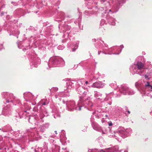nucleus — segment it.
I'll list each match as a JSON object with an SVG mask.
<instances>
[{
  "instance_id": "680f3d73",
  "label": "nucleus",
  "mask_w": 152,
  "mask_h": 152,
  "mask_svg": "<svg viewBox=\"0 0 152 152\" xmlns=\"http://www.w3.org/2000/svg\"><path fill=\"white\" fill-rule=\"evenodd\" d=\"M98 142H100V141H99Z\"/></svg>"
},
{
  "instance_id": "ddd939ff",
  "label": "nucleus",
  "mask_w": 152,
  "mask_h": 152,
  "mask_svg": "<svg viewBox=\"0 0 152 152\" xmlns=\"http://www.w3.org/2000/svg\"><path fill=\"white\" fill-rule=\"evenodd\" d=\"M93 118H91V125L93 129L97 131H100L102 130V128L98 124L93 121Z\"/></svg>"
},
{
  "instance_id": "2eb2a0df",
  "label": "nucleus",
  "mask_w": 152,
  "mask_h": 152,
  "mask_svg": "<svg viewBox=\"0 0 152 152\" xmlns=\"http://www.w3.org/2000/svg\"><path fill=\"white\" fill-rule=\"evenodd\" d=\"M103 86L104 85L102 83L99 81L93 83L92 86V87L99 88L103 87Z\"/></svg>"
},
{
  "instance_id": "aec40b11",
  "label": "nucleus",
  "mask_w": 152,
  "mask_h": 152,
  "mask_svg": "<svg viewBox=\"0 0 152 152\" xmlns=\"http://www.w3.org/2000/svg\"><path fill=\"white\" fill-rule=\"evenodd\" d=\"M109 23L112 25H115V20L112 18H111L108 20Z\"/></svg>"
},
{
  "instance_id": "20e7f679",
  "label": "nucleus",
  "mask_w": 152,
  "mask_h": 152,
  "mask_svg": "<svg viewBox=\"0 0 152 152\" xmlns=\"http://www.w3.org/2000/svg\"><path fill=\"white\" fill-rule=\"evenodd\" d=\"M144 65L140 62H138L136 64H133L130 67V72L133 75L142 73L144 70Z\"/></svg>"
},
{
  "instance_id": "f03ea898",
  "label": "nucleus",
  "mask_w": 152,
  "mask_h": 152,
  "mask_svg": "<svg viewBox=\"0 0 152 152\" xmlns=\"http://www.w3.org/2000/svg\"><path fill=\"white\" fill-rule=\"evenodd\" d=\"M132 130L130 128L125 129L123 127H119L116 132H114L113 135H110V136L115 137L118 140H119V138L118 136L119 135L121 137L124 138L129 136L132 133Z\"/></svg>"
},
{
  "instance_id": "603ef678",
  "label": "nucleus",
  "mask_w": 152,
  "mask_h": 152,
  "mask_svg": "<svg viewBox=\"0 0 152 152\" xmlns=\"http://www.w3.org/2000/svg\"><path fill=\"white\" fill-rule=\"evenodd\" d=\"M127 112L129 114H130V111L129 110L127 111Z\"/></svg>"
},
{
  "instance_id": "79ce46f5",
  "label": "nucleus",
  "mask_w": 152,
  "mask_h": 152,
  "mask_svg": "<svg viewBox=\"0 0 152 152\" xmlns=\"http://www.w3.org/2000/svg\"><path fill=\"white\" fill-rule=\"evenodd\" d=\"M59 147H57L56 148V149L58 150V151H57L56 152H59Z\"/></svg>"
},
{
  "instance_id": "6ab92c4d",
  "label": "nucleus",
  "mask_w": 152,
  "mask_h": 152,
  "mask_svg": "<svg viewBox=\"0 0 152 152\" xmlns=\"http://www.w3.org/2000/svg\"><path fill=\"white\" fill-rule=\"evenodd\" d=\"M102 94L96 91H95L94 93V96L97 99H99L100 97L101 96Z\"/></svg>"
},
{
  "instance_id": "bb28decb",
  "label": "nucleus",
  "mask_w": 152,
  "mask_h": 152,
  "mask_svg": "<svg viewBox=\"0 0 152 152\" xmlns=\"http://www.w3.org/2000/svg\"><path fill=\"white\" fill-rule=\"evenodd\" d=\"M60 16L61 18H63V19L64 18H65L64 17L65 14L63 12H61V14H60Z\"/></svg>"
},
{
  "instance_id": "9b49d317",
  "label": "nucleus",
  "mask_w": 152,
  "mask_h": 152,
  "mask_svg": "<svg viewBox=\"0 0 152 152\" xmlns=\"http://www.w3.org/2000/svg\"><path fill=\"white\" fill-rule=\"evenodd\" d=\"M2 94L4 96V98L6 100L7 103L16 101L15 97L13 96L12 94L5 92H3Z\"/></svg>"
},
{
  "instance_id": "423d86ee",
  "label": "nucleus",
  "mask_w": 152,
  "mask_h": 152,
  "mask_svg": "<svg viewBox=\"0 0 152 152\" xmlns=\"http://www.w3.org/2000/svg\"><path fill=\"white\" fill-rule=\"evenodd\" d=\"M66 104L67 110L69 111H73L75 110H80L81 108L83 107V106L80 105V103L77 104L78 106L76 107L74 101H67Z\"/></svg>"
},
{
  "instance_id": "72a5a7b5",
  "label": "nucleus",
  "mask_w": 152,
  "mask_h": 152,
  "mask_svg": "<svg viewBox=\"0 0 152 152\" xmlns=\"http://www.w3.org/2000/svg\"><path fill=\"white\" fill-rule=\"evenodd\" d=\"M34 119L36 120H37V119L36 117H34L32 116L31 117H30L29 118V122H30V119Z\"/></svg>"
},
{
  "instance_id": "c03bdc74",
  "label": "nucleus",
  "mask_w": 152,
  "mask_h": 152,
  "mask_svg": "<svg viewBox=\"0 0 152 152\" xmlns=\"http://www.w3.org/2000/svg\"><path fill=\"white\" fill-rule=\"evenodd\" d=\"M124 46H123V45H121L120 46V48H121L122 49L123 48H124Z\"/></svg>"
},
{
  "instance_id": "a19ab883",
  "label": "nucleus",
  "mask_w": 152,
  "mask_h": 152,
  "mask_svg": "<svg viewBox=\"0 0 152 152\" xmlns=\"http://www.w3.org/2000/svg\"><path fill=\"white\" fill-rule=\"evenodd\" d=\"M99 140H101L102 141H103V138H102V137H99L98 138Z\"/></svg>"
},
{
  "instance_id": "a211bd4d",
  "label": "nucleus",
  "mask_w": 152,
  "mask_h": 152,
  "mask_svg": "<svg viewBox=\"0 0 152 152\" xmlns=\"http://www.w3.org/2000/svg\"><path fill=\"white\" fill-rule=\"evenodd\" d=\"M93 84L91 81H90L89 82L87 81H86L85 82L84 86H88V87H92Z\"/></svg>"
},
{
  "instance_id": "c85d7f7f",
  "label": "nucleus",
  "mask_w": 152,
  "mask_h": 152,
  "mask_svg": "<svg viewBox=\"0 0 152 152\" xmlns=\"http://www.w3.org/2000/svg\"><path fill=\"white\" fill-rule=\"evenodd\" d=\"M150 85V83L149 82H147L145 85V87H149Z\"/></svg>"
},
{
  "instance_id": "864d4df0",
  "label": "nucleus",
  "mask_w": 152,
  "mask_h": 152,
  "mask_svg": "<svg viewBox=\"0 0 152 152\" xmlns=\"http://www.w3.org/2000/svg\"><path fill=\"white\" fill-rule=\"evenodd\" d=\"M55 133L56 134H57V131H55Z\"/></svg>"
},
{
  "instance_id": "de8ad7c7",
  "label": "nucleus",
  "mask_w": 152,
  "mask_h": 152,
  "mask_svg": "<svg viewBox=\"0 0 152 152\" xmlns=\"http://www.w3.org/2000/svg\"><path fill=\"white\" fill-rule=\"evenodd\" d=\"M112 102H109L108 103V104L109 105H111V104Z\"/></svg>"
},
{
  "instance_id": "052dcab7",
  "label": "nucleus",
  "mask_w": 152,
  "mask_h": 152,
  "mask_svg": "<svg viewBox=\"0 0 152 152\" xmlns=\"http://www.w3.org/2000/svg\"><path fill=\"white\" fill-rule=\"evenodd\" d=\"M41 132H43L44 131V130H41Z\"/></svg>"
},
{
  "instance_id": "39448f33",
  "label": "nucleus",
  "mask_w": 152,
  "mask_h": 152,
  "mask_svg": "<svg viewBox=\"0 0 152 152\" xmlns=\"http://www.w3.org/2000/svg\"><path fill=\"white\" fill-rule=\"evenodd\" d=\"M76 82L74 80H69L67 81L66 83V86L67 89H68V92L65 93V92H60L58 94H56L55 96L56 98H57L58 96L60 97L64 96H69V90H71L72 88L74 87V84Z\"/></svg>"
},
{
  "instance_id": "6e6d98bb",
  "label": "nucleus",
  "mask_w": 152,
  "mask_h": 152,
  "mask_svg": "<svg viewBox=\"0 0 152 152\" xmlns=\"http://www.w3.org/2000/svg\"><path fill=\"white\" fill-rule=\"evenodd\" d=\"M124 152H127V151H125Z\"/></svg>"
},
{
  "instance_id": "09e8293b",
  "label": "nucleus",
  "mask_w": 152,
  "mask_h": 152,
  "mask_svg": "<svg viewBox=\"0 0 152 152\" xmlns=\"http://www.w3.org/2000/svg\"><path fill=\"white\" fill-rule=\"evenodd\" d=\"M17 34L18 35L19 34V32H18V31H17Z\"/></svg>"
},
{
  "instance_id": "bf43d9fd",
  "label": "nucleus",
  "mask_w": 152,
  "mask_h": 152,
  "mask_svg": "<svg viewBox=\"0 0 152 152\" xmlns=\"http://www.w3.org/2000/svg\"><path fill=\"white\" fill-rule=\"evenodd\" d=\"M63 102L64 103H64H65V102H64V101H63Z\"/></svg>"
},
{
  "instance_id": "e2e57ef3",
  "label": "nucleus",
  "mask_w": 152,
  "mask_h": 152,
  "mask_svg": "<svg viewBox=\"0 0 152 152\" xmlns=\"http://www.w3.org/2000/svg\"><path fill=\"white\" fill-rule=\"evenodd\" d=\"M106 117H107V115H106Z\"/></svg>"
},
{
  "instance_id": "1a4fd4ad",
  "label": "nucleus",
  "mask_w": 152,
  "mask_h": 152,
  "mask_svg": "<svg viewBox=\"0 0 152 152\" xmlns=\"http://www.w3.org/2000/svg\"><path fill=\"white\" fill-rule=\"evenodd\" d=\"M88 152H120L118 147L117 146L112 148H109L104 150L95 149L91 151H88Z\"/></svg>"
},
{
  "instance_id": "f3484780",
  "label": "nucleus",
  "mask_w": 152,
  "mask_h": 152,
  "mask_svg": "<svg viewBox=\"0 0 152 152\" xmlns=\"http://www.w3.org/2000/svg\"><path fill=\"white\" fill-rule=\"evenodd\" d=\"M79 44V42L77 41L75 44H74L72 48V51H75L77 49Z\"/></svg>"
},
{
  "instance_id": "a878e982",
  "label": "nucleus",
  "mask_w": 152,
  "mask_h": 152,
  "mask_svg": "<svg viewBox=\"0 0 152 152\" xmlns=\"http://www.w3.org/2000/svg\"><path fill=\"white\" fill-rule=\"evenodd\" d=\"M43 150V149L42 148H36L35 150V152H42Z\"/></svg>"
},
{
  "instance_id": "4468645a",
  "label": "nucleus",
  "mask_w": 152,
  "mask_h": 152,
  "mask_svg": "<svg viewBox=\"0 0 152 152\" xmlns=\"http://www.w3.org/2000/svg\"><path fill=\"white\" fill-rule=\"evenodd\" d=\"M24 97L26 101H28L31 100L33 95L30 93L26 92L24 93Z\"/></svg>"
},
{
  "instance_id": "cd10ccee",
  "label": "nucleus",
  "mask_w": 152,
  "mask_h": 152,
  "mask_svg": "<svg viewBox=\"0 0 152 152\" xmlns=\"http://www.w3.org/2000/svg\"><path fill=\"white\" fill-rule=\"evenodd\" d=\"M113 95V93H110L109 94H107V95H106V97L105 98L104 100H105V101H106L107 99V98L109 97V96H110V95Z\"/></svg>"
},
{
  "instance_id": "412c9836",
  "label": "nucleus",
  "mask_w": 152,
  "mask_h": 152,
  "mask_svg": "<svg viewBox=\"0 0 152 152\" xmlns=\"http://www.w3.org/2000/svg\"><path fill=\"white\" fill-rule=\"evenodd\" d=\"M110 85L111 87L112 88L114 89H115L118 87L116 83L115 82H114L113 83H112L110 84Z\"/></svg>"
},
{
  "instance_id": "4d7b16f0",
  "label": "nucleus",
  "mask_w": 152,
  "mask_h": 152,
  "mask_svg": "<svg viewBox=\"0 0 152 152\" xmlns=\"http://www.w3.org/2000/svg\"><path fill=\"white\" fill-rule=\"evenodd\" d=\"M107 4H108V5H109V2H107Z\"/></svg>"
},
{
  "instance_id": "ea45409f",
  "label": "nucleus",
  "mask_w": 152,
  "mask_h": 152,
  "mask_svg": "<svg viewBox=\"0 0 152 152\" xmlns=\"http://www.w3.org/2000/svg\"><path fill=\"white\" fill-rule=\"evenodd\" d=\"M144 77H145V78L146 79H148V80L150 79V78L148 77V76L146 75H145L144 76Z\"/></svg>"
},
{
  "instance_id": "6e6552de",
  "label": "nucleus",
  "mask_w": 152,
  "mask_h": 152,
  "mask_svg": "<svg viewBox=\"0 0 152 152\" xmlns=\"http://www.w3.org/2000/svg\"><path fill=\"white\" fill-rule=\"evenodd\" d=\"M120 92L124 95L128 94L129 95H132L134 94L135 92L133 90L129 89L127 86L125 84L121 85L119 88Z\"/></svg>"
},
{
  "instance_id": "7c9ffc66",
  "label": "nucleus",
  "mask_w": 152,
  "mask_h": 152,
  "mask_svg": "<svg viewBox=\"0 0 152 152\" xmlns=\"http://www.w3.org/2000/svg\"><path fill=\"white\" fill-rule=\"evenodd\" d=\"M61 152H68L66 148H63L61 151Z\"/></svg>"
},
{
  "instance_id": "f704fd0d",
  "label": "nucleus",
  "mask_w": 152,
  "mask_h": 152,
  "mask_svg": "<svg viewBox=\"0 0 152 152\" xmlns=\"http://www.w3.org/2000/svg\"><path fill=\"white\" fill-rule=\"evenodd\" d=\"M104 20H102L101 21L100 24L102 26L104 25Z\"/></svg>"
},
{
  "instance_id": "0e129e2a",
  "label": "nucleus",
  "mask_w": 152,
  "mask_h": 152,
  "mask_svg": "<svg viewBox=\"0 0 152 152\" xmlns=\"http://www.w3.org/2000/svg\"><path fill=\"white\" fill-rule=\"evenodd\" d=\"M18 47L19 48H19V46H18Z\"/></svg>"
},
{
  "instance_id": "393cba45",
  "label": "nucleus",
  "mask_w": 152,
  "mask_h": 152,
  "mask_svg": "<svg viewBox=\"0 0 152 152\" xmlns=\"http://www.w3.org/2000/svg\"><path fill=\"white\" fill-rule=\"evenodd\" d=\"M102 9H103V7H101L100 8V10H101L102 11V13H106L108 12V11L110 12L111 11V10H102Z\"/></svg>"
},
{
  "instance_id": "58836bf2",
  "label": "nucleus",
  "mask_w": 152,
  "mask_h": 152,
  "mask_svg": "<svg viewBox=\"0 0 152 152\" xmlns=\"http://www.w3.org/2000/svg\"><path fill=\"white\" fill-rule=\"evenodd\" d=\"M3 48V45L0 44V50H1Z\"/></svg>"
},
{
  "instance_id": "49530a36",
  "label": "nucleus",
  "mask_w": 152,
  "mask_h": 152,
  "mask_svg": "<svg viewBox=\"0 0 152 152\" xmlns=\"http://www.w3.org/2000/svg\"><path fill=\"white\" fill-rule=\"evenodd\" d=\"M148 88H151V89H152V86H151V85H150V86L149 87H148Z\"/></svg>"
},
{
  "instance_id": "13d9d810",
  "label": "nucleus",
  "mask_w": 152,
  "mask_h": 152,
  "mask_svg": "<svg viewBox=\"0 0 152 152\" xmlns=\"http://www.w3.org/2000/svg\"><path fill=\"white\" fill-rule=\"evenodd\" d=\"M102 1H103V2H104V1L103 0H102Z\"/></svg>"
},
{
  "instance_id": "37998d69",
  "label": "nucleus",
  "mask_w": 152,
  "mask_h": 152,
  "mask_svg": "<svg viewBox=\"0 0 152 152\" xmlns=\"http://www.w3.org/2000/svg\"><path fill=\"white\" fill-rule=\"evenodd\" d=\"M92 40L93 42H95L96 41V39H92Z\"/></svg>"
},
{
  "instance_id": "0eeeda50",
  "label": "nucleus",
  "mask_w": 152,
  "mask_h": 152,
  "mask_svg": "<svg viewBox=\"0 0 152 152\" xmlns=\"http://www.w3.org/2000/svg\"><path fill=\"white\" fill-rule=\"evenodd\" d=\"M101 42L104 43V44L105 45V47H103L102 49L104 50H106L107 51V53H104V52H101L99 51L98 52V55H99L100 54V53L102 52L103 53H104L105 54H119L121 52V50H120V52L119 53H112V52L111 51L112 50H114V52H115L116 51L118 50V49H119V48L118 47H114L112 48H110L107 49V45L106 44H104V42L103 41H101Z\"/></svg>"
},
{
  "instance_id": "9d476101",
  "label": "nucleus",
  "mask_w": 152,
  "mask_h": 152,
  "mask_svg": "<svg viewBox=\"0 0 152 152\" xmlns=\"http://www.w3.org/2000/svg\"><path fill=\"white\" fill-rule=\"evenodd\" d=\"M28 134L29 137H31L34 138H39L40 137L36 128H31L29 130Z\"/></svg>"
},
{
  "instance_id": "4be33fe9",
  "label": "nucleus",
  "mask_w": 152,
  "mask_h": 152,
  "mask_svg": "<svg viewBox=\"0 0 152 152\" xmlns=\"http://www.w3.org/2000/svg\"><path fill=\"white\" fill-rule=\"evenodd\" d=\"M43 150L44 151H46L48 149V146H47V144L45 142H44V143L43 144Z\"/></svg>"
},
{
  "instance_id": "a18cd8bd",
  "label": "nucleus",
  "mask_w": 152,
  "mask_h": 152,
  "mask_svg": "<svg viewBox=\"0 0 152 152\" xmlns=\"http://www.w3.org/2000/svg\"><path fill=\"white\" fill-rule=\"evenodd\" d=\"M122 0V3H124L125 2V1L126 0Z\"/></svg>"
},
{
  "instance_id": "8fccbe9b",
  "label": "nucleus",
  "mask_w": 152,
  "mask_h": 152,
  "mask_svg": "<svg viewBox=\"0 0 152 152\" xmlns=\"http://www.w3.org/2000/svg\"><path fill=\"white\" fill-rule=\"evenodd\" d=\"M118 10H115L113 12H117L118 11Z\"/></svg>"
},
{
  "instance_id": "5fc2aeb1",
  "label": "nucleus",
  "mask_w": 152,
  "mask_h": 152,
  "mask_svg": "<svg viewBox=\"0 0 152 152\" xmlns=\"http://www.w3.org/2000/svg\"><path fill=\"white\" fill-rule=\"evenodd\" d=\"M124 108H125V109L126 110H127V107H125Z\"/></svg>"
},
{
  "instance_id": "4c0bfd02",
  "label": "nucleus",
  "mask_w": 152,
  "mask_h": 152,
  "mask_svg": "<svg viewBox=\"0 0 152 152\" xmlns=\"http://www.w3.org/2000/svg\"><path fill=\"white\" fill-rule=\"evenodd\" d=\"M64 48L63 47L59 46L58 47V48L59 50H62Z\"/></svg>"
},
{
  "instance_id": "5701e85b",
  "label": "nucleus",
  "mask_w": 152,
  "mask_h": 152,
  "mask_svg": "<svg viewBox=\"0 0 152 152\" xmlns=\"http://www.w3.org/2000/svg\"><path fill=\"white\" fill-rule=\"evenodd\" d=\"M37 60L38 61V63H37V64H39L40 63V61H39L40 60L37 58H35L34 59H33V62H34V66L35 67H37L36 64V63L35 62V61L36 60Z\"/></svg>"
},
{
  "instance_id": "7ed1b4c3",
  "label": "nucleus",
  "mask_w": 152,
  "mask_h": 152,
  "mask_svg": "<svg viewBox=\"0 0 152 152\" xmlns=\"http://www.w3.org/2000/svg\"><path fill=\"white\" fill-rule=\"evenodd\" d=\"M64 64V61L62 58L56 56L51 58L48 64L50 67L56 66H62Z\"/></svg>"
},
{
  "instance_id": "3c124183",
  "label": "nucleus",
  "mask_w": 152,
  "mask_h": 152,
  "mask_svg": "<svg viewBox=\"0 0 152 152\" xmlns=\"http://www.w3.org/2000/svg\"><path fill=\"white\" fill-rule=\"evenodd\" d=\"M45 103L44 102L42 104L43 105H45Z\"/></svg>"
},
{
  "instance_id": "e433bc0d",
  "label": "nucleus",
  "mask_w": 152,
  "mask_h": 152,
  "mask_svg": "<svg viewBox=\"0 0 152 152\" xmlns=\"http://www.w3.org/2000/svg\"><path fill=\"white\" fill-rule=\"evenodd\" d=\"M108 123L109 126H111L113 125V124L111 121L108 122Z\"/></svg>"
},
{
  "instance_id": "473e14b6",
  "label": "nucleus",
  "mask_w": 152,
  "mask_h": 152,
  "mask_svg": "<svg viewBox=\"0 0 152 152\" xmlns=\"http://www.w3.org/2000/svg\"><path fill=\"white\" fill-rule=\"evenodd\" d=\"M54 118H57L59 117H60V115L59 113H57L54 115Z\"/></svg>"
},
{
  "instance_id": "dca6fc26",
  "label": "nucleus",
  "mask_w": 152,
  "mask_h": 152,
  "mask_svg": "<svg viewBox=\"0 0 152 152\" xmlns=\"http://www.w3.org/2000/svg\"><path fill=\"white\" fill-rule=\"evenodd\" d=\"M11 113V110L10 108H7V107H5L3 109L2 113L5 115H8Z\"/></svg>"
},
{
  "instance_id": "c9c22d12",
  "label": "nucleus",
  "mask_w": 152,
  "mask_h": 152,
  "mask_svg": "<svg viewBox=\"0 0 152 152\" xmlns=\"http://www.w3.org/2000/svg\"><path fill=\"white\" fill-rule=\"evenodd\" d=\"M0 130H2V131L4 132H7V130H5V128H3L2 129H0Z\"/></svg>"
},
{
  "instance_id": "c756f323",
  "label": "nucleus",
  "mask_w": 152,
  "mask_h": 152,
  "mask_svg": "<svg viewBox=\"0 0 152 152\" xmlns=\"http://www.w3.org/2000/svg\"><path fill=\"white\" fill-rule=\"evenodd\" d=\"M86 81V80L84 79H81L80 80V82L82 84L84 85L85 82Z\"/></svg>"
},
{
  "instance_id": "f8f14e48",
  "label": "nucleus",
  "mask_w": 152,
  "mask_h": 152,
  "mask_svg": "<svg viewBox=\"0 0 152 152\" xmlns=\"http://www.w3.org/2000/svg\"><path fill=\"white\" fill-rule=\"evenodd\" d=\"M70 28V27L68 25H65L62 28V29L64 32V34L63 37L65 38V39H66L67 38L69 37V34L70 33L69 30Z\"/></svg>"
},
{
  "instance_id": "b1692460",
  "label": "nucleus",
  "mask_w": 152,
  "mask_h": 152,
  "mask_svg": "<svg viewBox=\"0 0 152 152\" xmlns=\"http://www.w3.org/2000/svg\"><path fill=\"white\" fill-rule=\"evenodd\" d=\"M58 88L57 87H53L50 90L51 92L54 93V92L57 91L58 90Z\"/></svg>"
},
{
  "instance_id": "f257e3e1",
  "label": "nucleus",
  "mask_w": 152,
  "mask_h": 152,
  "mask_svg": "<svg viewBox=\"0 0 152 152\" xmlns=\"http://www.w3.org/2000/svg\"><path fill=\"white\" fill-rule=\"evenodd\" d=\"M77 91L78 93L81 95L80 96V104H84V108L91 111V107L93 104L89 100L91 99L90 96L91 95L89 92L88 88L80 86L77 88Z\"/></svg>"
},
{
  "instance_id": "2f4dec72",
  "label": "nucleus",
  "mask_w": 152,
  "mask_h": 152,
  "mask_svg": "<svg viewBox=\"0 0 152 152\" xmlns=\"http://www.w3.org/2000/svg\"><path fill=\"white\" fill-rule=\"evenodd\" d=\"M81 21V18H79L78 19V22H77V21H75V23H78V24H79V23H80Z\"/></svg>"
}]
</instances>
